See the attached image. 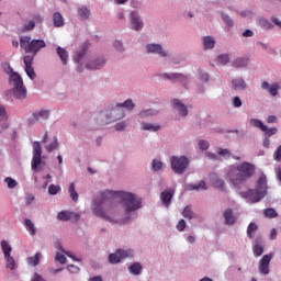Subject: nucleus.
<instances>
[{"label": "nucleus", "mask_w": 281, "mask_h": 281, "mask_svg": "<svg viewBox=\"0 0 281 281\" xmlns=\"http://www.w3.org/2000/svg\"><path fill=\"white\" fill-rule=\"evenodd\" d=\"M250 124L255 128H259V131H262V133H265L266 137H268V138L272 137V135H276L278 133V127L269 128L267 125H265V123H262V121H260L258 119H251Z\"/></svg>", "instance_id": "8"}, {"label": "nucleus", "mask_w": 281, "mask_h": 281, "mask_svg": "<svg viewBox=\"0 0 281 281\" xmlns=\"http://www.w3.org/2000/svg\"><path fill=\"white\" fill-rule=\"evenodd\" d=\"M133 256V250H123L122 248H119L116 252L109 255V262L110 265H117L119 262H122L124 258H128Z\"/></svg>", "instance_id": "9"}, {"label": "nucleus", "mask_w": 281, "mask_h": 281, "mask_svg": "<svg viewBox=\"0 0 281 281\" xmlns=\"http://www.w3.org/2000/svg\"><path fill=\"white\" fill-rule=\"evenodd\" d=\"M43 147H41V143L34 142L33 143V158L31 162V168L33 172H38V166L43 164Z\"/></svg>", "instance_id": "7"}, {"label": "nucleus", "mask_w": 281, "mask_h": 281, "mask_svg": "<svg viewBox=\"0 0 281 281\" xmlns=\"http://www.w3.org/2000/svg\"><path fill=\"white\" fill-rule=\"evenodd\" d=\"M256 232H258V224L251 222L247 227V236L248 238H255Z\"/></svg>", "instance_id": "28"}, {"label": "nucleus", "mask_w": 281, "mask_h": 281, "mask_svg": "<svg viewBox=\"0 0 281 281\" xmlns=\"http://www.w3.org/2000/svg\"><path fill=\"white\" fill-rule=\"evenodd\" d=\"M78 16L79 19H89V16H91V11H89L88 8L86 7H81L78 9Z\"/></svg>", "instance_id": "35"}, {"label": "nucleus", "mask_w": 281, "mask_h": 281, "mask_svg": "<svg viewBox=\"0 0 281 281\" xmlns=\"http://www.w3.org/2000/svg\"><path fill=\"white\" fill-rule=\"evenodd\" d=\"M68 192H69L70 199H72L74 201H78L79 195H78V192L76 191V184L74 182L70 183Z\"/></svg>", "instance_id": "37"}, {"label": "nucleus", "mask_w": 281, "mask_h": 281, "mask_svg": "<svg viewBox=\"0 0 281 281\" xmlns=\"http://www.w3.org/2000/svg\"><path fill=\"white\" fill-rule=\"evenodd\" d=\"M11 82H13V89L8 92V97L14 95L16 100H25L27 98V89L23 85V78L18 72H12L10 77Z\"/></svg>", "instance_id": "5"}, {"label": "nucleus", "mask_w": 281, "mask_h": 281, "mask_svg": "<svg viewBox=\"0 0 281 281\" xmlns=\"http://www.w3.org/2000/svg\"><path fill=\"white\" fill-rule=\"evenodd\" d=\"M271 21H272V23H274V25H278V27H281V22H280V20H278V18L273 16L271 19Z\"/></svg>", "instance_id": "63"}, {"label": "nucleus", "mask_w": 281, "mask_h": 281, "mask_svg": "<svg viewBox=\"0 0 281 281\" xmlns=\"http://www.w3.org/2000/svg\"><path fill=\"white\" fill-rule=\"evenodd\" d=\"M247 87V83L243 79H234L233 80V88L239 91H243Z\"/></svg>", "instance_id": "33"}, {"label": "nucleus", "mask_w": 281, "mask_h": 281, "mask_svg": "<svg viewBox=\"0 0 281 281\" xmlns=\"http://www.w3.org/2000/svg\"><path fill=\"white\" fill-rule=\"evenodd\" d=\"M53 21L55 27H63V25H65V20L63 19V14H60V12L54 13Z\"/></svg>", "instance_id": "27"}, {"label": "nucleus", "mask_w": 281, "mask_h": 281, "mask_svg": "<svg viewBox=\"0 0 281 281\" xmlns=\"http://www.w3.org/2000/svg\"><path fill=\"white\" fill-rule=\"evenodd\" d=\"M217 63L218 65H227V63H229V55L223 54L217 56Z\"/></svg>", "instance_id": "42"}, {"label": "nucleus", "mask_w": 281, "mask_h": 281, "mask_svg": "<svg viewBox=\"0 0 281 281\" xmlns=\"http://www.w3.org/2000/svg\"><path fill=\"white\" fill-rule=\"evenodd\" d=\"M89 281H103L102 276L92 277Z\"/></svg>", "instance_id": "64"}, {"label": "nucleus", "mask_w": 281, "mask_h": 281, "mask_svg": "<svg viewBox=\"0 0 281 281\" xmlns=\"http://www.w3.org/2000/svg\"><path fill=\"white\" fill-rule=\"evenodd\" d=\"M56 52H57V55L59 56L63 65H67V58H69V54L67 53V49L58 46Z\"/></svg>", "instance_id": "24"}, {"label": "nucleus", "mask_w": 281, "mask_h": 281, "mask_svg": "<svg viewBox=\"0 0 281 281\" xmlns=\"http://www.w3.org/2000/svg\"><path fill=\"white\" fill-rule=\"evenodd\" d=\"M259 25L262 27V30H272L273 27V24H271V22L265 18L259 19Z\"/></svg>", "instance_id": "38"}, {"label": "nucleus", "mask_w": 281, "mask_h": 281, "mask_svg": "<svg viewBox=\"0 0 281 281\" xmlns=\"http://www.w3.org/2000/svg\"><path fill=\"white\" fill-rule=\"evenodd\" d=\"M105 63H106V61L104 60V58L94 59V60L90 61V63L87 65V68H88V69H92V70L102 69V66H103Z\"/></svg>", "instance_id": "22"}, {"label": "nucleus", "mask_w": 281, "mask_h": 281, "mask_svg": "<svg viewBox=\"0 0 281 281\" xmlns=\"http://www.w3.org/2000/svg\"><path fill=\"white\" fill-rule=\"evenodd\" d=\"M151 167L155 172H159V170H161V168H164V164L157 159H154L151 162Z\"/></svg>", "instance_id": "43"}, {"label": "nucleus", "mask_w": 281, "mask_h": 281, "mask_svg": "<svg viewBox=\"0 0 281 281\" xmlns=\"http://www.w3.org/2000/svg\"><path fill=\"white\" fill-rule=\"evenodd\" d=\"M267 176L262 173L257 181L256 190L243 191L240 192V198L246 199L248 203H258L267 196Z\"/></svg>", "instance_id": "4"}, {"label": "nucleus", "mask_w": 281, "mask_h": 281, "mask_svg": "<svg viewBox=\"0 0 281 281\" xmlns=\"http://www.w3.org/2000/svg\"><path fill=\"white\" fill-rule=\"evenodd\" d=\"M153 110H143L142 112H139V117H146L147 115L151 114Z\"/></svg>", "instance_id": "60"}, {"label": "nucleus", "mask_w": 281, "mask_h": 281, "mask_svg": "<svg viewBox=\"0 0 281 281\" xmlns=\"http://www.w3.org/2000/svg\"><path fill=\"white\" fill-rule=\"evenodd\" d=\"M188 190H207V184L201 180L198 184H189Z\"/></svg>", "instance_id": "34"}, {"label": "nucleus", "mask_w": 281, "mask_h": 281, "mask_svg": "<svg viewBox=\"0 0 281 281\" xmlns=\"http://www.w3.org/2000/svg\"><path fill=\"white\" fill-rule=\"evenodd\" d=\"M218 155H222V157H226V159H229V157H232V151H229V149L221 148L218 150Z\"/></svg>", "instance_id": "50"}, {"label": "nucleus", "mask_w": 281, "mask_h": 281, "mask_svg": "<svg viewBox=\"0 0 281 281\" xmlns=\"http://www.w3.org/2000/svg\"><path fill=\"white\" fill-rule=\"evenodd\" d=\"M27 263L31 267H38V265H41V252H36L34 257H30Z\"/></svg>", "instance_id": "31"}, {"label": "nucleus", "mask_w": 281, "mask_h": 281, "mask_svg": "<svg viewBox=\"0 0 281 281\" xmlns=\"http://www.w3.org/2000/svg\"><path fill=\"white\" fill-rule=\"evenodd\" d=\"M8 120V112H5V106L0 105V122H5Z\"/></svg>", "instance_id": "47"}, {"label": "nucleus", "mask_w": 281, "mask_h": 281, "mask_svg": "<svg viewBox=\"0 0 281 281\" xmlns=\"http://www.w3.org/2000/svg\"><path fill=\"white\" fill-rule=\"evenodd\" d=\"M277 122H278V116H276V115H270L267 119L268 124H276Z\"/></svg>", "instance_id": "58"}, {"label": "nucleus", "mask_w": 281, "mask_h": 281, "mask_svg": "<svg viewBox=\"0 0 281 281\" xmlns=\"http://www.w3.org/2000/svg\"><path fill=\"white\" fill-rule=\"evenodd\" d=\"M203 45L204 49H214V46L216 45V40H214L213 36H205L203 38Z\"/></svg>", "instance_id": "23"}, {"label": "nucleus", "mask_w": 281, "mask_h": 281, "mask_svg": "<svg viewBox=\"0 0 281 281\" xmlns=\"http://www.w3.org/2000/svg\"><path fill=\"white\" fill-rule=\"evenodd\" d=\"M223 216L226 225H234L236 223V217L234 216V212H232V209H226L223 212Z\"/></svg>", "instance_id": "21"}, {"label": "nucleus", "mask_w": 281, "mask_h": 281, "mask_svg": "<svg viewBox=\"0 0 281 281\" xmlns=\"http://www.w3.org/2000/svg\"><path fill=\"white\" fill-rule=\"evenodd\" d=\"M243 36H245V38H251V36H254V31L247 29L244 33Z\"/></svg>", "instance_id": "59"}, {"label": "nucleus", "mask_w": 281, "mask_h": 281, "mask_svg": "<svg viewBox=\"0 0 281 281\" xmlns=\"http://www.w3.org/2000/svg\"><path fill=\"white\" fill-rule=\"evenodd\" d=\"M67 269H68L69 273H80V268H79V267H76V266H74V265H69V266L67 267Z\"/></svg>", "instance_id": "56"}, {"label": "nucleus", "mask_w": 281, "mask_h": 281, "mask_svg": "<svg viewBox=\"0 0 281 281\" xmlns=\"http://www.w3.org/2000/svg\"><path fill=\"white\" fill-rule=\"evenodd\" d=\"M58 221H74L75 223L79 221L80 215L78 213L61 211L57 215Z\"/></svg>", "instance_id": "12"}, {"label": "nucleus", "mask_w": 281, "mask_h": 281, "mask_svg": "<svg viewBox=\"0 0 281 281\" xmlns=\"http://www.w3.org/2000/svg\"><path fill=\"white\" fill-rule=\"evenodd\" d=\"M20 47L24 49L25 54H33L26 55L23 58L25 65V74L29 76L31 80L36 78V72L34 71V56L41 52V49L47 47V44L43 40H32L31 36H22L20 37Z\"/></svg>", "instance_id": "2"}, {"label": "nucleus", "mask_w": 281, "mask_h": 281, "mask_svg": "<svg viewBox=\"0 0 281 281\" xmlns=\"http://www.w3.org/2000/svg\"><path fill=\"white\" fill-rule=\"evenodd\" d=\"M60 192V187L56 184H50L48 187V194H52L53 196Z\"/></svg>", "instance_id": "45"}, {"label": "nucleus", "mask_w": 281, "mask_h": 281, "mask_svg": "<svg viewBox=\"0 0 281 281\" xmlns=\"http://www.w3.org/2000/svg\"><path fill=\"white\" fill-rule=\"evenodd\" d=\"M274 161H281V145L273 153Z\"/></svg>", "instance_id": "52"}, {"label": "nucleus", "mask_w": 281, "mask_h": 281, "mask_svg": "<svg viewBox=\"0 0 281 281\" xmlns=\"http://www.w3.org/2000/svg\"><path fill=\"white\" fill-rule=\"evenodd\" d=\"M33 21L35 23H43V16H41L40 14H36L33 16Z\"/></svg>", "instance_id": "62"}, {"label": "nucleus", "mask_w": 281, "mask_h": 281, "mask_svg": "<svg viewBox=\"0 0 281 281\" xmlns=\"http://www.w3.org/2000/svg\"><path fill=\"white\" fill-rule=\"evenodd\" d=\"M171 104L173 109L178 110L179 115H182V117L188 115V106H186L179 99H173Z\"/></svg>", "instance_id": "14"}, {"label": "nucleus", "mask_w": 281, "mask_h": 281, "mask_svg": "<svg viewBox=\"0 0 281 281\" xmlns=\"http://www.w3.org/2000/svg\"><path fill=\"white\" fill-rule=\"evenodd\" d=\"M117 199L123 204L126 214L136 212L142 207V199L137 198L136 194L126 191H105L99 194L94 200L93 214L99 218L111 221V214H113V203Z\"/></svg>", "instance_id": "1"}, {"label": "nucleus", "mask_w": 281, "mask_h": 281, "mask_svg": "<svg viewBox=\"0 0 281 281\" xmlns=\"http://www.w3.org/2000/svg\"><path fill=\"white\" fill-rule=\"evenodd\" d=\"M211 183L213 188H217L218 190H225V181L218 178L215 173L211 175Z\"/></svg>", "instance_id": "20"}, {"label": "nucleus", "mask_w": 281, "mask_h": 281, "mask_svg": "<svg viewBox=\"0 0 281 281\" xmlns=\"http://www.w3.org/2000/svg\"><path fill=\"white\" fill-rule=\"evenodd\" d=\"M261 89H267L270 93V95H272L273 98H276V95H278V91L280 89V85L274 83L272 86H269V82L263 81L261 83Z\"/></svg>", "instance_id": "19"}, {"label": "nucleus", "mask_w": 281, "mask_h": 281, "mask_svg": "<svg viewBox=\"0 0 281 281\" xmlns=\"http://www.w3.org/2000/svg\"><path fill=\"white\" fill-rule=\"evenodd\" d=\"M172 196H175L172 191L165 190L160 193V201L165 207H170V203H172Z\"/></svg>", "instance_id": "17"}, {"label": "nucleus", "mask_w": 281, "mask_h": 281, "mask_svg": "<svg viewBox=\"0 0 281 281\" xmlns=\"http://www.w3.org/2000/svg\"><path fill=\"white\" fill-rule=\"evenodd\" d=\"M24 225L31 236H36V227L34 226V222H32V220L25 218Z\"/></svg>", "instance_id": "26"}, {"label": "nucleus", "mask_w": 281, "mask_h": 281, "mask_svg": "<svg viewBox=\"0 0 281 281\" xmlns=\"http://www.w3.org/2000/svg\"><path fill=\"white\" fill-rule=\"evenodd\" d=\"M56 148H58V138L54 137L53 142L46 146V150L47 153H53Z\"/></svg>", "instance_id": "41"}, {"label": "nucleus", "mask_w": 281, "mask_h": 281, "mask_svg": "<svg viewBox=\"0 0 281 281\" xmlns=\"http://www.w3.org/2000/svg\"><path fill=\"white\" fill-rule=\"evenodd\" d=\"M128 271L130 273H132V276H139V273H142V263H133L132 266L128 267Z\"/></svg>", "instance_id": "29"}, {"label": "nucleus", "mask_w": 281, "mask_h": 281, "mask_svg": "<svg viewBox=\"0 0 281 281\" xmlns=\"http://www.w3.org/2000/svg\"><path fill=\"white\" fill-rule=\"evenodd\" d=\"M199 147L201 148V150H207V148H210V142H207V140H200L199 142Z\"/></svg>", "instance_id": "55"}, {"label": "nucleus", "mask_w": 281, "mask_h": 281, "mask_svg": "<svg viewBox=\"0 0 281 281\" xmlns=\"http://www.w3.org/2000/svg\"><path fill=\"white\" fill-rule=\"evenodd\" d=\"M162 78L171 80V82H186L188 80V76L181 74H164Z\"/></svg>", "instance_id": "16"}, {"label": "nucleus", "mask_w": 281, "mask_h": 281, "mask_svg": "<svg viewBox=\"0 0 281 281\" xmlns=\"http://www.w3.org/2000/svg\"><path fill=\"white\" fill-rule=\"evenodd\" d=\"M269 146H271V140L266 136L263 138V148H269Z\"/></svg>", "instance_id": "61"}, {"label": "nucleus", "mask_w": 281, "mask_h": 281, "mask_svg": "<svg viewBox=\"0 0 281 281\" xmlns=\"http://www.w3.org/2000/svg\"><path fill=\"white\" fill-rule=\"evenodd\" d=\"M119 105L121 106V109H127V111H133V109H135V103H133V100L131 99H127L123 103H119Z\"/></svg>", "instance_id": "39"}, {"label": "nucleus", "mask_w": 281, "mask_h": 281, "mask_svg": "<svg viewBox=\"0 0 281 281\" xmlns=\"http://www.w3.org/2000/svg\"><path fill=\"white\" fill-rule=\"evenodd\" d=\"M178 232H183L186 229V220H180L177 224Z\"/></svg>", "instance_id": "57"}, {"label": "nucleus", "mask_w": 281, "mask_h": 281, "mask_svg": "<svg viewBox=\"0 0 281 281\" xmlns=\"http://www.w3.org/2000/svg\"><path fill=\"white\" fill-rule=\"evenodd\" d=\"M33 117H34L35 122H41L43 120H47L49 117V111L42 110L40 112L34 113Z\"/></svg>", "instance_id": "25"}, {"label": "nucleus", "mask_w": 281, "mask_h": 281, "mask_svg": "<svg viewBox=\"0 0 281 281\" xmlns=\"http://www.w3.org/2000/svg\"><path fill=\"white\" fill-rule=\"evenodd\" d=\"M55 260H57V262H59L60 265H65L67 262V257H65L63 252H57Z\"/></svg>", "instance_id": "46"}, {"label": "nucleus", "mask_w": 281, "mask_h": 281, "mask_svg": "<svg viewBox=\"0 0 281 281\" xmlns=\"http://www.w3.org/2000/svg\"><path fill=\"white\" fill-rule=\"evenodd\" d=\"M182 216L184 218H189V221H192V218H194V212L192 211V206H186L184 210L182 211Z\"/></svg>", "instance_id": "36"}, {"label": "nucleus", "mask_w": 281, "mask_h": 281, "mask_svg": "<svg viewBox=\"0 0 281 281\" xmlns=\"http://www.w3.org/2000/svg\"><path fill=\"white\" fill-rule=\"evenodd\" d=\"M263 216L266 218H278V212L274 209H266L263 211Z\"/></svg>", "instance_id": "40"}, {"label": "nucleus", "mask_w": 281, "mask_h": 281, "mask_svg": "<svg viewBox=\"0 0 281 281\" xmlns=\"http://www.w3.org/2000/svg\"><path fill=\"white\" fill-rule=\"evenodd\" d=\"M111 115H112L113 122H115V120H122V117H124L126 114L122 109V106L120 105V103H117L116 108L111 110Z\"/></svg>", "instance_id": "18"}, {"label": "nucleus", "mask_w": 281, "mask_h": 281, "mask_svg": "<svg viewBox=\"0 0 281 281\" xmlns=\"http://www.w3.org/2000/svg\"><path fill=\"white\" fill-rule=\"evenodd\" d=\"M233 106H235V109H239V106H243V100H240V97H234Z\"/></svg>", "instance_id": "51"}, {"label": "nucleus", "mask_w": 281, "mask_h": 281, "mask_svg": "<svg viewBox=\"0 0 281 281\" xmlns=\"http://www.w3.org/2000/svg\"><path fill=\"white\" fill-rule=\"evenodd\" d=\"M188 166H190V160H188V157H171V169L173 170V172H176V175H183V172L188 170Z\"/></svg>", "instance_id": "6"}, {"label": "nucleus", "mask_w": 281, "mask_h": 281, "mask_svg": "<svg viewBox=\"0 0 281 281\" xmlns=\"http://www.w3.org/2000/svg\"><path fill=\"white\" fill-rule=\"evenodd\" d=\"M271 260H273V254L265 255L260 259L258 269L261 276H269V273L271 272V270L269 269V265H271Z\"/></svg>", "instance_id": "10"}, {"label": "nucleus", "mask_w": 281, "mask_h": 281, "mask_svg": "<svg viewBox=\"0 0 281 281\" xmlns=\"http://www.w3.org/2000/svg\"><path fill=\"white\" fill-rule=\"evenodd\" d=\"M222 19L227 27H234V20H232L229 15L222 13Z\"/></svg>", "instance_id": "44"}, {"label": "nucleus", "mask_w": 281, "mask_h": 281, "mask_svg": "<svg viewBox=\"0 0 281 281\" xmlns=\"http://www.w3.org/2000/svg\"><path fill=\"white\" fill-rule=\"evenodd\" d=\"M131 25L132 29L135 30L136 32H139L142 27H144V22L142 19H139V15H137V12H132L131 13Z\"/></svg>", "instance_id": "15"}, {"label": "nucleus", "mask_w": 281, "mask_h": 281, "mask_svg": "<svg viewBox=\"0 0 281 281\" xmlns=\"http://www.w3.org/2000/svg\"><path fill=\"white\" fill-rule=\"evenodd\" d=\"M5 183L8 184V188L12 189L15 186H19V183L16 182V180L12 179V178H5Z\"/></svg>", "instance_id": "49"}, {"label": "nucleus", "mask_w": 281, "mask_h": 281, "mask_svg": "<svg viewBox=\"0 0 281 281\" xmlns=\"http://www.w3.org/2000/svg\"><path fill=\"white\" fill-rule=\"evenodd\" d=\"M115 131L122 132L124 128H126V122L122 121L115 124L114 126Z\"/></svg>", "instance_id": "54"}, {"label": "nucleus", "mask_w": 281, "mask_h": 281, "mask_svg": "<svg viewBox=\"0 0 281 281\" xmlns=\"http://www.w3.org/2000/svg\"><path fill=\"white\" fill-rule=\"evenodd\" d=\"M146 49L148 54H159V56H161L162 58H166V56H168V53H166V50H164V48L159 44H149L146 46Z\"/></svg>", "instance_id": "13"}, {"label": "nucleus", "mask_w": 281, "mask_h": 281, "mask_svg": "<svg viewBox=\"0 0 281 281\" xmlns=\"http://www.w3.org/2000/svg\"><path fill=\"white\" fill-rule=\"evenodd\" d=\"M143 131H150L151 133H157L159 128H161L160 125H154L153 123H143L142 125Z\"/></svg>", "instance_id": "32"}, {"label": "nucleus", "mask_w": 281, "mask_h": 281, "mask_svg": "<svg viewBox=\"0 0 281 281\" xmlns=\"http://www.w3.org/2000/svg\"><path fill=\"white\" fill-rule=\"evenodd\" d=\"M248 64H249V59L245 57H239L233 61V67H236V68L247 67Z\"/></svg>", "instance_id": "30"}, {"label": "nucleus", "mask_w": 281, "mask_h": 281, "mask_svg": "<svg viewBox=\"0 0 281 281\" xmlns=\"http://www.w3.org/2000/svg\"><path fill=\"white\" fill-rule=\"evenodd\" d=\"M254 256H256V258L262 256V254H265V248L262 247H255L254 248Z\"/></svg>", "instance_id": "53"}, {"label": "nucleus", "mask_w": 281, "mask_h": 281, "mask_svg": "<svg viewBox=\"0 0 281 281\" xmlns=\"http://www.w3.org/2000/svg\"><path fill=\"white\" fill-rule=\"evenodd\" d=\"M2 251L4 255V260L7 262V269L14 271L16 269V261L14 260V257L10 255L12 254V247H3Z\"/></svg>", "instance_id": "11"}, {"label": "nucleus", "mask_w": 281, "mask_h": 281, "mask_svg": "<svg viewBox=\"0 0 281 281\" xmlns=\"http://www.w3.org/2000/svg\"><path fill=\"white\" fill-rule=\"evenodd\" d=\"M34 27H36V22L31 20L26 25H24L23 31L31 32V30H33Z\"/></svg>", "instance_id": "48"}, {"label": "nucleus", "mask_w": 281, "mask_h": 281, "mask_svg": "<svg viewBox=\"0 0 281 281\" xmlns=\"http://www.w3.org/2000/svg\"><path fill=\"white\" fill-rule=\"evenodd\" d=\"M256 175V165L244 161L240 165H237L236 167H231L227 172V179H229L231 183L235 186V188H239V186H243L245 181H248V179H251Z\"/></svg>", "instance_id": "3"}]
</instances>
